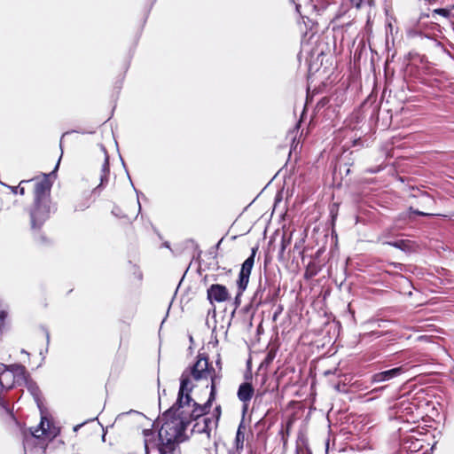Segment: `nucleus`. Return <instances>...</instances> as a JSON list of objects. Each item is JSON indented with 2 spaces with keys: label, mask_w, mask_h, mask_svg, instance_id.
Instances as JSON below:
<instances>
[{
  "label": "nucleus",
  "mask_w": 454,
  "mask_h": 454,
  "mask_svg": "<svg viewBox=\"0 0 454 454\" xmlns=\"http://www.w3.org/2000/svg\"><path fill=\"white\" fill-rule=\"evenodd\" d=\"M364 0H350L353 5H355L356 8H359L362 4Z\"/></svg>",
  "instance_id": "nucleus-15"
},
{
  "label": "nucleus",
  "mask_w": 454,
  "mask_h": 454,
  "mask_svg": "<svg viewBox=\"0 0 454 454\" xmlns=\"http://www.w3.org/2000/svg\"><path fill=\"white\" fill-rule=\"evenodd\" d=\"M28 182H29V181H21V182L20 183V185H21V184H24V183H28ZM12 192H13V193H17V192H20V194H21V195H23V194H24V192H25V191H24V187H20V186H18V187H12Z\"/></svg>",
  "instance_id": "nucleus-13"
},
{
  "label": "nucleus",
  "mask_w": 454,
  "mask_h": 454,
  "mask_svg": "<svg viewBox=\"0 0 454 454\" xmlns=\"http://www.w3.org/2000/svg\"><path fill=\"white\" fill-rule=\"evenodd\" d=\"M31 434L37 439L52 440L57 436L58 430L51 426L50 421L44 416H42L39 426L31 430Z\"/></svg>",
  "instance_id": "nucleus-5"
},
{
  "label": "nucleus",
  "mask_w": 454,
  "mask_h": 454,
  "mask_svg": "<svg viewBox=\"0 0 454 454\" xmlns=\"http://www.w3.org/2000/svg\"><path fill=\"white\" fill-rule=\"evenodd\" d=\"M254 394V388L249 383H243L239 386L238 397L242 402L250 401Z\"/></svg>",
  "instance_id": "nucleus-10"
},
{
  "label": "nucleus",
  "mask_w": 454,
  "mask_h": 454,
  "mask_svg": "<svg viewBox=\"0 0 454 454\" xmlns=\"http://www.w3.org/2000/svg\"><path fill=\"white\" fill-rule=\"evenodd\" d=\"M414 213L417 215H433L431 213H424V212H420V211H414Z\"/></svg>",
  "instance_id": "nucleus-16"
},
{
  "label": "nucleus",
  "mask_w": 454,
  "mask_h": 454,
  "mask_svg": "<svg viewBox=\"0 0 454 454\" xmlns=\"http://www.w3.org/2000/svg\"><path fill=\"white\" fill-rule=\"evenodd\" d=\"M207 298L211 302H223L229 299V293L224 286L215 284L207 289Z\"/></svg>",
  "instance_id": "nucleus-7"
},
{
  "label": "nucleus",
  "mask_w": 454,
  "mask_h": 454,
  "mask_svg": "<svg viewBox=\"0 0 454 454\" xmlns=\"http://www.w3.org/2000/svg\"><path fill=\"white\" fill-rule=\"evenodd\" d=\"M3 390L0 389V393L2 392Z\"/></svg>",
  "instance_id": "nucleus-17"
},
{
  "label": "nucleus",
  "mask_w": 454,
  "mask_h": 454,
  "mask_svg": "<svg viewBox=\"0 0 454 454\" xmlns=\"http://www.w3.org/2000/svg\"><path fill=\"white\" fill-rule=\"evenodd\" d=\"M215 395V384L211 385L210 396L204 405H200L190 396L189 402L184 398L176 403L162 416L163 424L159 430L158 442L150 430H145V449L146 453L156 448L160 454H175L177 442L184 441L183 434L192 419H196L209 411Z\"/></svg>",
  "instance_id": "nucleus-1"
},
{
  "label": "nucleus",
  "mask_w": 454,
  "mask_h": 454,
  "mask_svg": "<svg viewBox=\"0 0 454 454\" xmlns=\"http://www.w3.org/2000/svg\"><path fill=\"white\" fill-rule=\"evenodd\" d=\"M403 372L402 367L393 368L391 370L377 372L372 376L371 381L372 383H380L384 381H388L397 376H399Z\"/></svg>",
  "instance_id": "nucleus-9"
},
{
  "label": "nucleus",
  "mask_w": 454,
  "mask_h": 454,
  "mask_svg": "<svg viewBox=\"0 0 454 454\" xmlns=\"http://www.w3.org/2000/svg\"><path fill=\"white\" fill-rule=\"evenodd\" d=\"M254 256L255 250L253 249L251 255L243 262L241 266L239 278L238 281V286L239 288V295H240L247 286V284L249 282V277L254 262Z\"/></svg>",
  "instance_id": "nucleus-6"
},
{
  "label": "nucleus",
  "mask_w": 454,
  "mask_h": 454,
  "mask_svg": "<svg viewBox=\"0 0 454 454\" xmlns=\"http://www.w3.org/2000/svg\"><path fill=\"white\" fill-rule=\"evenodd\" d=\"M434 12L439 13L444 17H447L449 15V11L446 9H436L434 10Z\"/></svg>",
  "instance_id": "nucleus-14"
},
{
  "label": "nucleus",
  "mask_w": 454,
  "mask_h": 454,
  "mask_svg": "<svg viewBox=\"0 0 454 454\" xmlns=\"http://www.w3.org/2000/svg\"><path fill=\"white\" fill-rule=\"evenodd\" d=\"M102 172H103V174L101 175V177H100V179H101L100 184H102L104 183L105 179H106V176L109 172L108 158L107 157H106V159H105V163L103 165Z\"/></svg>",
  "instance_id": "nucleus-12"
},
{
  "label": "nucleus",
  "mask_w": 454,
  "mask_h": 454,
  "mask_svg": "<svg viewBox=\"0 0 454 454\" xmlns=\"http://www.w3.org/2000/svg\"><path fill=\"white\" fill-rule=\"evenodd\" d=\"M51 190V184L46 175L42 179L36 180L35 184V200H42L43 198H49L48 192Z\"/></svg>",
  "instance_id": "nucleus-8"
},
{
  "label": "nucleus",
  "mask_w": 454,
  "mask_h": 454,
  "mask_svg": "<svg viewBox=\"0 0 454 454\" xmlns=\"http://www.w3.org/2000/svg\"><path fill=\"white\" fill-rule=\"evenodd\" d=\"M244 440H245V435L241 432V427H239L238 431H237L236 439H235L236 447H237L238 450L243 449Z\"/></svg>",
  "instance_id": "nucleus-11"
},
{
  "label": "nucleus",
  "mask_w": 454,
  "mask_h": 454,
  "mask_svg": "<svg viewBox=\"0 0 454 454\" xmlns=\"http://www.w3.org/2000/svg\"><path fill=\"white\" fill-rule=\"evenodd\" d=\"M215 369L209 366L207 356L200 354L196 363L189 369H186L180 379L179 402L190 400V394L195 387V382L207 381L211 380V385L215 384Z\"/></svg>",
  "instance_id": "nucleus-2"
},
{
  "label": "nucleus",
  "mask_w": 454,
  "mask_h": 454,
  "mask_svg": "<svg viewBox=\"0 0 454 454\" xmlns=\"http://www.w3.org/2000/svg\"><path fill=\"white\" fill-rule=\"evenodd\" d=\"M26 381V369L22 365L13 364L10 367L0 364V389H10L14 384Z\"/></svg>",
  "instance_id": "nucleus-3"
},
{
  "label": "nucleus",
  "mask_w": 454,
  "mask_h": 454,
  "mask_svg": "<svg viewBox=\"0 0 454 454\" xmlns=\"http://www.w3.org/2000/svg\"><path fill=\"white\" fill-rule=\"evenodd\" d=\"M51 212L50 199L43 198L42 200H35V206L31 213L33 228L40 227L49 217Z\"/></svg>",
  "instance_id": "nucleus-4"
}]
</instances>
